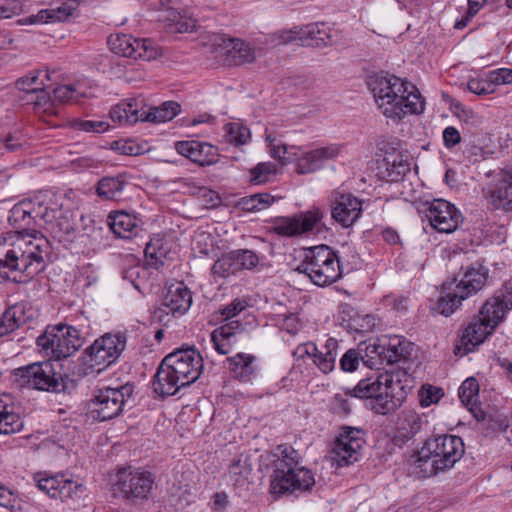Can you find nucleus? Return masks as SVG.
<instances>
[{
  "instance_id": "11",
  "label": "nucleus",
  "mask_w": 512,
  "mask_h": 512,
  "mask_svg": "<svg viewBox=\"0 0 512 512\" xmlns=\"http://www.w3.org/2000/svg\"><path fill=\"white\" fill-rule=\"evenodd\" d=\"M81 329L68 324H58L37 338V345L47 356L60 360L78 351L84 344Z\"/></svg>"
},
{
  "instance_id": "39",
  "label": "nucleus",
  "mask_w": 512,
  "mask_h": 512,
  "mask_svg": "<svg viewBox=\"0 0 512 512\" xmlns=\"http://www.w3.org/2000/svg\"><path fill=\"white\" fill-rule=\"evenodd\" d=\"M180 112V105L174 101L164 102L161 106L144 110L143 121L162 123L172 120Z\"/></svg>"
},
{
  "instance_id": "18",
  "label": "nucleus",
  "mask_w": 512,
  "mask_h": 512,
  "mask_svg": "<svg viewBox=\"0 0 512 512\" xmlns=\"http://www.w3.org/2000/svg\"><path fill=\"white\" fill-rule=\"evenodd\" d=\"M294 355L299 359L308 357L322 373L328 374L336 366L338 342L334 338H328L325 344L320 347L313 342L300 344L295 349Z\"/></svg>"
},
{
  "instance_id": "14",
  "label": "nucleus",
  "mask_w": 512,
  "mask_h": 512,
  "mask_svg": "<svg viewBox=\"0 0 512 512\" xmlns=\"http://www.w3.org/2000/svg\"><path fill=\"white\" fill-rule=\"evenodd\" d=\"M34 481L40 491L61 501L78 500L86 491L81 482L67 478L64 474L37 473L34 475Z\"/></svg>"
},
{
  "instance_id": "49",
  "label": "nucleus",
  "mask_w": 512,
  "mask_h": 512,
  "mask_svg": "<svg viewBox=\"0 0 512 512\" xmlns=\"http://www.w3.org/2000/svg\"><path fill=\"white\" fill-rule=\"evenodd\" d=\"M299 34H301V40L310 39L314 40L317 45L327 44L328 34L320 28L318 23H311L305 26H299Z\"/></svg>"
},
{
  "instance_id": "43",
  "label": "nucleus",
  "mask_w": 512,
  "mask_h": 512,
  "mask_svg": "<svg viewBox=\"0 0 512 512\" xmlns=\"http://www.w3.org/2000/svg\"><path fill=\"white\" fill-rule=\"evenodd\" d=\"M225 139L235 146L244 145L251 140L249 128L239 122H231L224 126Z\"/></svg>"
},
{
  "instance_id": "42",
  "label": "nucleus",
  "mask_w": 512,
  "mask_h": 512,
  "mask_svg": "<svg viewBox=\"0 0 512 512\" xmlns=\"http://www.w3.org/2000/svg\"><path fill=\"white\" fill-rule=\"evenodd\" d=\"M465 125L467 128V132L465 133V138H469V143L472 145L474 149V155H478L482 153V138L484 137L481 133H479L478 128L482 125V118L475 116L472 112H470V116L467 115L465 119Z\"/></svg>"
},
{
  "instance_id": "2",
  "label": "nucleus",
  "mask_w": 512,
  "mask_h": 512,
  "mask_svg": "<svg viewBox=\"0 0 512 512\" xmlns=\"http://www.w3.org/2000/svg\"><path fill=\"white\" fill-rule=\"evenodd\" d=\"M261 465L271 466L269 495L273 500L284 495L308 492L315 485L314 474L301 465L297 450L287 444L278 445L260 457Z\"/></svg>"
},
{
  "instance_id": "38",
  "label": "nucleus",
  "mask_w": 512,
  "mask_h": 512,
  "mask_svg": "<svg viewBox=\"0 0 512 512\" xmlns=\"http://www.w3.org/2000/svg\"><path fill=\"white\" fill-rule=\"evenodd\" d=\"M479 385L475 378H467L459 387L458 396L463 406L472 414L478 416L480 409L476 405Z\"/></svg>"
},
{
  "instance_id": "46",
  "label": "nucleus",
  "mask_w": 512,
  "mask_h": 512,
  "mask_svg": "<svg viewBox=\"0 0 512 512\" xmlns=\"http://www.w3.org/2000/svg\"><path fill=\"white\" fill-rule=\"evenodd\" d=\"M27 100L32 103L35 109L40 112L53 114L54 110V101L51 99L50 94L46 91L45 86L40 87L35 92L28 95Z\"/></svg>"
},
{
  "instance_id": "27",
  "label": "nucleus",
  "mask_w": 512,
  "mask_h": 512,
  "mask_svg": "<svg viewBox=\"0 0 512 512\" xmlns=\"http://www.w3.org/2000/svg\"><path fill=\"white\" fill-rule=\"evenodd\" d=\"M421 427V418H390L385 433L395 445L401 446L414 437Z\"/></svg>"
},
{
  "instance_id": "3",
  "label": "nucleus",
  "mask_w": 512,
  "mask_h": 512,
  "mask_svg": "<svg viewBox=\"0 0 512 512\" xmlns=\"http://www.w3.org/2000/svg\"><path fill=\"white\" fill-rule=\"evenodd\" d=\"M369 86L378 108L387 118L401 120L408 114H420L424 110L418 89L395 75H376Z\"/></svg>"
},
{
  "instance_id": "48",
  "label": "nucleus",
  "mask_w": 512,
  "mask_h": 512,
  "mask_svg": "<svg viewBox=\"0 0 512 512\" xmlns=\"http://www.w3.org/2000/svg\"><path fill=\"white\" fill-rule=\"evenodd\" d=\"M360 362H364L362 349H349L340 358V369L344 372H354L359 367Z\"/></svg>"
},
{
  "instance_id": "59",
  "label": "nucleus",
  "mask_w": 512,
  "mask_h": 512,
  "mask_svg": "<svg viewBox=\"0 0 512 512\" xmlns=\"http://www.w3.org/2000/svg\"><path fill=\"white\" fill-rule=\"evenodd\" d=\"M272 38L275 45L287 44L296 39L301 40V34H299V26H295L289 30H281L278 33H275Z\"/></svg>"
},
{
  "instance_id": "16",
  "label": "nucleus",
  "mask_w": 512,
  "mask_h": 512,
  "mask_svg": "<svg viewBox=\"0 0 512 512\" xmlns=\"http://www.w3.org/2000/svg\"><path fill=\"white\" fill-rule=\"evenodd\" d=\"M364 435L360 428L343 427L331 450L333 461L340 467L358 461L365 443Z\"/></svg>"
},
{
  "instance_id": "40",
  "label": "nucleus",
  "mask_w": 512,
  "mask_h": 512,
  "mask_svg": "<svg viewBox=\"0 0 512 512\" xmlns=\"http://www.w3.org/2000/svg\"><path fill=\"white\" fill-rule=\"evenodd\" d=\"M384 353L382 356L383 364L392 365L399 362L402 358L406 357V348L403 346V341L400 337H393L383 339Z\"/></svg>"
},
{
  "instance_id": "13",
  "label": "nucleus",
  "mask_w": 512,
  "mask_h": 512,
  "mask_svg": "<svg viewBox=\"0 0 512 512\" xmlns=\"http://www.w3.org/2000/svg\"><path fill=\"white\" fill-rule=\"evenodd\" d=\"M126 348L123 334L106 333L85 350V363L97 371L115 363Z\"/></svg>"
},
{
  "instance_id": "30",
  "label": "nucleus",
  "mask_w": 512,
  "mask_h": 512,
  "mask_svg": "<svg viewBox=\"0 0 512 512\" xmlns=\"http://www.w3.org/2000/svg\"><path fill=\"white\" fill-rule=\"evenodd\" d=\"M215 43L221 48L222 53L227 56L230 65H241L252 59L251 48L240 39L217 36Z\"/></svg>"
},
{
  "instance_id": "53",
  "label": "nucleus",
  "mask_w": 512,
  "mask_h": 512,
  "mask_svg": "<svg viewBox=\"0 0 512 512\" xmlns=\"http://www.w3.org/2000/svg\"><path fill=\"white\" fill-rule=\"evenodd\" d=\"M444 395L442 389L433 386L422 388L419 392V402L422 407H428L433 403H437Z\"/></svg>"
},
{
  "instance_id": "10",
  "label": "nucleus",
  "mask_w": 512,
  "mask_h": 512,
  "mask_svg": "<svg viewBox=\"0 0 512 512\" xmlns=\"http://www.w3.org/2000/svg\"><path fill=\"white\" fill-rule=\"evenodd\" d=\"M296 271L321 287L335 283L342 277L339 257L327 245L309 248Z\"/></svg>"
},
{
  "instance_id": "21",
  "label": "nucleus",
  "mask_w": 512,
  "mask_h": 512,
  "mask_svg": "<svg viewBox=\"0 0 512 512\" xmlns=\"http://www.w3.org/2000/svg\"><path fill=\"white\" fill-rule=\"evenodd\" d=\"M495 332L486 322L477 315L459 334V340L455 344L454 354L463 357L473 352L476 347Z\"/></svg>"
},
{
  "instance_id": "7",
  "label": "nucleus",
  "mask_w": 512,
  "mask_h": 512,
  "mask_svg": "<svg viewBox=\"0 0 512 512\" xmlns=\"http://www.w3.org/2000/svg\"><path fill=\"white\" fill-rule=\"evenodd\" d=\"M264 142L269 155L285 164L286 155L289 161L295 162V172L299 175L314 173L319 170L326 161L336 159L343 151L344 145L330 143L310 151H302L300 147H287L280 135L269 128L265 129Z\"/></svg>"
},
{
  "instance_id": "9",
  "label": "nucleus",
  "mask_w": 512,
  "mask_h": 512,
  "mask_svg": "<svg viewBox=\"0 0 512 512\" xmlns=\"http://www.w3.org/2000/svg\"><path fill=\"white\" fill-rule=\"evenodd\" d=\"M489 270L482 264H472L464 272L461 280H454L443 285V295L436 303L435 310L444 316H450L461 302L480 291L487 282Z\"/></svg>"
},
{
  "instance_id": "6",
  "label": "nucleus",
  "mask_w": 512,
  "mask_h": 512,
  "mask_svg": "<svg viewBox=\"0 0 512 512\" xmlns=\"http://www.w3.org/2000/svg\"><path fill=\"white\" fill-rule=\"evenodd\" d=\"M401 373H384L376 378L361 379L349 390L351 399H364L365 405L375 414L387 415L393 413L406 397L405 386Z\"/></svg>"
},
{
  "instance_id": "56",
  "label": "nucleus",
  "mask_w": 512,
  "mask_h": 512,
  "mask_svg": "<svg viewBox=\"0 0 512 512\" xmlns=\"http://www.w3.org/2000/svg\"><path fill=\"white\" fill-rule=\"evenodd\" d=\"M199 199L207 209H214L221 205L222 199L218 192L210 189H202L199 192Z\"/></svg>"
},
{
  "instance_id": "50",
  "label": "nucleus",
  "mask_w": 512,
  "mask_h": 512,
  "mask_svg": "<svg viewBox=\"0 0 512 512\" xmlns=\"http://www.w3.org/2000/svg\"><path fill=\"white\" fill-rule=\"evenodd\" d=\"M354 400L351 399L350 391L344 395L336 394L330 402V411L334 414H349Z\"/></svg>"
},
{
  "instance_id": "45",
  "label": "nucleus",
  "mask_w": 512,
  "mask_h": 512,
  "mask_svg": "<svg viewBox=\"0 0 512 512\" xmlns=\"http://www.w3.org/2000/svg\"><path fill=\"white\" fill-rule=\"evenodd\" d=\"M276 305V313L274 314L275 318L273 319L275 325H281L282 329L286 330L289 334H296L299 330V320L293 315H287L285 307L280 302H275Z\"/></svg>"
},
{
  "instance_id": "34",
  "label": "nucleus",
  "mask_w": 512,
  "mask_h": 512,
  "mask_svg": "<svg viewBox=\"0 0 512 512\" xmlns=\"http://www.w3.org/2000/svg\"><path fill=\"white\" fill-rule=\"evenodd\" d=\"M127 184L126 174L105 176L98 181L96 192L104 200H119L122 198Z\"/></svg>"
},
{
  "instance_id": "52",
  "label": "nucleus",
  "mask_w": 512,
  "mask_h": 512,
  "mask_svg": "<svg viewBox=\"0 0 512 512\" xmlns=\"http://www.w3.org/2000/svg\"><path fill=\"white\" fill-rule=\"evenodd\" d=\"M477 428L485 431V434L506 430L508 424H504L501 418H476Z\"/></svg>"
},
{
  "instance_id": "5",
  "label": "nucleus",
  "mask_w": 512,
  "mask_h": 512,
  "mask_svg": "<svg viewBox=\"0 0 512 512\" xmlns=\"http://www.w3.org/2000/svg\"><path fill=\"white\" fill-rule=\"evenodd\" d=\"M204 368L203 358L194 347L176 350L161 362L153 382L158 395H175L181 387L194 383Z\"/></svg>"
},
{
  "instance_id": "15",
  "label": "nucleus",
  "mask_w": 512,
  "mask_h": 512,
  "mask_svg": "<svg viewBox=\"0 0 512 512\" xmlns=\"http://www.w3.org/2000/svg\"><path fill=\"white\" fill-rule=\"evenodd\" d=\"M112 52L135 60L151 61L160 55L158 46L151 39H136L127 34H114L108 38Z\"/></svg>"
},
{
  "instance_id": "32",
  "label": "nucleus",
  "mask_w": 512,
  "mask_h": 512,
  "mask_svg": "<svg viewBox=\"0 0 512 512\" xmlns=\"http://www.w3.org/2000/svg\"><path fill=\"white\" fill-rule=\"evenodd\" d=\"M382 178L388 182H398L410 171V162L401 153H387L382 161Z\"/></svg>"
},
{
  "instance_id": "19",
  "label": "nucleus",
  "mask_w": 512,
  "mask_h": 512,
  "mask_svg": "<svg viewBox=\"0 0 512 512\" xmlns=\"http://www.w3.org/2000/svg\"><path fill=\"white\" fill-rule=\"evenodd\" d=\"M430 225L440 233L454 232L462 221V215L450 202L434 199L425 210Z\"/></svg>"
},
{
  "instance_id": "36",
  "label": "nucleus",
  "mask_w": 512,
  "mask_h": 512,
  "mask_svg": "<svg viewBox=\"0 0 512 512\" xmlns=\"http://www.w3.org/2000/svg\"><path fill=\"white\" fill-rule=\"evenodd\" d=\"M243 254H234L233 252L222 255L212 266V275L220 278H226L243 269L244 262L239 256Z\"/></svg>"
},
{
  "instance_id": "29",
  "label": "nucleus",
  "mask_w": 512,
  "mask_h": 512,
  "mask_svg": "<svg viewBox=\"0 0 512 512\" xmlns=\"http://www.w3.org/2000/svg\"><path fill=\"white\" fill-rule=\"evenodd\" d=\"M144 107L142 98L127 99L111 108L110 118L120 125L135 124L143 121Z\"/></svg>"
},
{
  "instance_id": "31",
  "label": "nucleus",
  "mask_w": 512,
  "mask_h": 512,
  "mask_svg": "<svg viewBox=\"0 0 512 512\" xmlns=\"http://www.w3.org/2000/svg\"><path fill=\"white\" fill-rule=\"evenodd\" d=\"M109 227L118 238H131L139 230V219L127 211L111 212L108 216Z\"/></svg>"
},
{
  "instance_id": "20",
  "label": "nucleus",
  "mask_w": 512,
  "mask_h": 512,
  "mask_svg": "<svg viewBox=\"0 0 512 512\" xmlns=\"http://www.w3.org/2000/svg\"><path fill=\"white\" fill-rule=\"evenodd\" d=\"M324 213L318 207L294 215L282 217L274 222L273 230L281 236L295 237L312 231L323 218Z\"/></svg>"
},
{
  "instance_id": "61",
  "label": "nucleus",
  "mask_w": 512,
  "mask_h": 512,
  "mask_svg": "<svg viewBox=\"0 0 512 512\" xmlns=\"http://www.w3.org/2000/svg\"><path fill=\"white\" fill-rule=\"evenodd\" d=\"M467 86L470 92L477 95H486L493 91L492 83L490 81L488 82L479 79H471Z\"/></svg>"
},
{
  "instance_id": "35",
  "label": "nucleus",
  "mask_w": 512,
  "mask_h": 512,
  "mask_svg": "<svg viewBox=\"0 0 512 512\" xmlns=\"http://www.w3.org/2000/svg\"><path fill=\"white\" fill-rule=\"evenodd\" d=\"M254 356L245 353H237L233 357H229L227 361L230 363V370L234 378L247 382L252 379L254 374Z\"/></svg>"
},
{
  "instance_id": "51",
  "label": "nucleus",
  "mask_w": 512,
  "mask_h": 512,
  "mask_svg": "<svg viewBox=\"0 0 512 512\" xmlns=\"http://www.w3.org/2000/svg\"><path fill=\"white\" fill-rule=\"evenodd\" d=\"M73 127L88 133H103L108 130L109 124L102 120H75Z\"/></svg>"
},
{
  "instance_id": "33",
  "label": "nucleus",
  "mask_w": 512,
  "mask_h": 512,
  "mask_svg": "<svg viewBox=\"0 0 512 512\" xmlns=\"http://www.w3.org/2000/svg\"><path fill=\"white\" fill-rule=\"evenodd\" d=\"M238 322H230L216 328L211 333V342L214 349L221 355L229 354L237 342L236 330L239 329Z\"/></svg>"
},
{
  "instance_id": "55",
  "label": "nucleus",
  "mask_w": 512,
  "mask_h": 512,
  "mask_svg": "<svg viewBox=\"0 0 512 512\" xmlns=\"http://www.w3.org/2000/svg\"><path fill=\"white\" fill-rule=\"evenodd\" d=\"M22 10V4L19 0H2L0 3V20L17 16Z\"/></svg>"
},
{
  "instance_id": "63",
  "label": "nucleus",
  "mask_w": 512,
  "mask_h": 512,
  "mask_svg": "<svg viewBox=\"0 0 512 512\" xmlns=\"http://www.w3.org/2000/svg\"><path fill=\"white\" fill-rule=\"evenodd\" d=\"M76 7H77V4H75L73 2L62 3L57 8L51 9V11L53 12V16L56 21H65L72 15V13L76 9Z\"/></svg>"
},
{
  "instance_id": "57",
  "label": "nucleus",
  "mask_w": 512,
  "mask_h": 512,
  "mask_svg": "<svg viewBox=\"0 0 512 512\" xmlns=\"http://www.w3.org/2000/svg\"><path fill=\"white\" fill-rule=\"evenodd\" d=\"M22 418H0V434L10 435L22 431Z\"/></svg>"
},
{
  "instance_id": "47",
  "label": "nucleus",
  "mask_w": 512,
  "mask_h": 512,
  "mask_svg": "<svg viewBox=\"0 0 512 512\" xmlns=\"http://www.w3.org/2000/svg\"><path fill=\"white\" fill-rule=\"evenodd\" d=\"M0 506L13 512L23 511V501L18 494L4 485H0Z\"/></svg>"
},
{
  "instance_id": "64",
  "label": "nucleus",
  "mask_w": 512,
  "mask_h": 512,
  "mask_svg": "<svg viewBox=\"0 0 512 512\" xmlns=\"http://www.w3.org/2000/svg\"><path fill=\"white\" fill-rule=\"evenodd\" d=\"M15 414L14 401L11 394L0 392V416H13Z\"/></svg>"
},
{
  "instance_id": "44",
  "label": "nucleus",
  "mask_w": 512,
  "mask_h": 512,
  "mask_svg": "<svg viewBox=\"0 0 512 512\" xmlns=\"http://www.w3.org/2000/svg\"><path fill=\"white\" fill-rule=\"evenodd\" d=\"M54 100L59 103H79L86 94L76 84L59 85L53 90Z\"/></svg>"
},
{
  "instance_id": "54",
  "label": "nucleus",
  "mask_w": 512,
  "mask_h": 512,
  "mask_svg": "<svg viewBox=\"0 0 512 512\" xmlns=\"http://www.w3.org/2000/svg\"><path fill=\"white\" fill-rule=\"evenodd\" d=\"M278 173V166L272 162L258 163V185L271 182Z\"/></svg>"
},
{
  "instance_id": "8",
  "label": "nucleus",
  "mask_w": 512,
  "mask_h": 512,
  "mask_svg": "<svg viewBox=\"0 0 512 512\" xmlns=\"http://www.w3.org/2000/svg\"><path fill=\"white\" fill-rule=\"evenodd\" d=\"M114 498L129 503L147 500L155 485L154 475L143 468L118 467L109 479Z\"/></svg>"
},
{
  "instance_id": "1",
  "label": "nucleus",
  "mask_w": 512,
  "mask_h": 512,
  "mask_svg": "<svg viewBox=\"0 0 512 512\" xmlns=\"http://www.w3.org/2000/svg\"><path fill=\"white\" fill-rule=\"evenodd\" d=\"M30 203L15 205L9 215V222L22 231H9L0 234V283L13 281L26 282L43 268L45 256L50 252L49 241L41 236L24 234L33 219L41 218L46 223H53L55 210L29 208Z\"/></svg>"
},
{
  "instance_id": "23",
  "label": "nucleus",
  "mask_w": 512,
  "mask_h": 512,
  "mask_svg": "<svg viewBox=\"0 0 512 512\" xmlns=\"http://www.w3.org/2000/svg\"><path fill=\"white\" fill-rule=\"evenodd\" d=\"M175 150L200 166H210L218 161V148L208 142L197 140L178 141Z\"/></svg>"
},
{
  "instance_id": "25",
  "label": "nucleus",
  "mask_w": 512,
  "mask_h": 512,
  "mask_svg": "<svg viewBox=\"0 0 512 512\" xmlns=\"http://www.w3.org/2000/svg\"><path fill=\"white\" fill-rule=\"evenodd\" d=\"M192 304V294L182 282H177L168 286L163 297L160 313L166 315H183L188 311Z\"/></svg>"
},
{
  "instance_id": "62",
  "label": "nucleus",
  "mask_w": 512,
  "mask_h": 512,
  "mask_svg": "<svg viewBox=\"0 0 512 512\" xmlns=\"http://www.w3.org/2000/svg\"><path fill=\"white\" fill-rule=\"evenodd\" d=\"M461 142L460 132L453 126H448L443 131V143L448 149L453 148Z\"/></svg>"
},
{
  "instance_id": "22",
  "label": "nucleus",
  "mask_w": 512,
  "mask_h": 512,
  "mask_svg": "<svg viewBox=\"0 0 512 512\" xmlns=\"http://www.w3.org/2000/svg\"><path fill=\"white\" fill-rule=\"evenodd\" d=\"M488 204L494 209L512 210V174L501 171L484 190Z\"/></svg>"
},
{
  "instance_id": "41",
  "label": "nucleus",
  "mask_w": 512,
  "mask_h": 512,
  "mask_svg": "<svg viewBox=\"0 0 512 512\" xmlns=\"http://www.w3.org/2000/svg\"><path fill=\"white\" fill-rule=\"evenodd\" d=\"M45 80H50L48 71L36 70L17 80L16 86L19 90L25 91L29 95L40 89V87H44Z\"/></svg>"
},
{
  "instance_id": "24",
  "label": "nucleus",
  "mask_w": 512,
  "mask_h": 512,
  "mask_svg": "<svg viewBox=\"0 0 512 512\" xmlns=\"http://www.w3.org/2000/svg\"><path fill=\"white\" fill-rule=\"evenodd\" d=\"M362 214V201L354 195L339 194L332 204L331 216L343 228L353 226Z\"/></svg>"
},
{
  "instance_id": "26",
  "label": "nucleus",
  "mask_w": 512,
  "mask_h": 512,
  "mask_svg": "<svg viewBox=\"0 0 512 512\" xmlns=\"http://www.w3.org/2000/svg\"><path fill=\"white\" fill-rule=\"evenodd\" d=\"M512 309V301L504 296L488 298L478 311V315L489 327L496 330L506 319Z\"/></svg>"
},
{
  "instance_id": "58",
  "label": "nucleus",
  "mask_w": 512,
  "mask_h": 512,
  "mask_svg": "<svg viewBox=\"0 0 512 512\" xmlns=\"http://www.w3.org/2000/svg\"><path fill=\"white\" fill-rule=\"evenodd\" d=\"M486 3L487 0H468L466 16L461 21H457L455 27L459 29L464 28Z\"/></svg>"
},
{
  "instance_id": "17",
  "label": "nucleus",
  "mask_w": 512,
  "mask_h": 512,
  "mask_svg": "<svg viewBox=\"0 0 512 512\" xmlns=\"http://www.w3.org/2000/svg\"><path fill=\"white\" fill-rule=\"evenodd\" d=\"M131 395L132 387L130 385L119 388L107 387L98 391L90 401L89 408L98 416H119Z\"/></svg>"
},
{
  "instance_id": "37",
  "label": "nucleus",
  "mask_w": 512,
  "mask_h": 512,
  "mask_svg": "<svg viewBox=\"0 0 512 512\" xmlns=\"http://www.w3.org/2000/svg\"><path fill=\"white\" fill-rule=\"evenodd\" d=\"M25 322L26 316L22 305L9 307L0 317V337L10 334Z\"/></svg>"
},
{
  "instance_id": "12",
  "label": "nucleus",
  "mask_w": 512,
  "mask_h": 512,
  "mask_svg": "<svg viewBox=\"0 0 512 512\" xmlns=\"http://www.w3.org/2000/svg\"><path fill=\"white\" fill-rule=\"evenodd\" d=\"M11 381L17 388L57 391L59 381L50 361L36 362L19 367L12 372Z\"/></svg>"
},
{
  "instance_id": "28",
  "label": "nucleus",
  "mask_w": 512,
  "mask_h": 512,
  "mask_svg": "<svg viewBox=\"0 0 512 512\" xmlns=\"http://www.w3.org/2000/svg\"><path fill=\"white\" fill-rule=\"evenodd\" d=\"M171 243L161 235H154L144 250L145 266L159 270L171 260Z\"/></svg>"
},
{
  "instance_id": "4",
  "label": "nucleus",
  "mask_w": 512,
  "mask_h": 512,
  "mask_svg": "<svg viewBox=\"0 0 512 512\" xmlns=\"http://www.w3.org/2000/svg\"><path fill=\"white\" fill-rule=\"evenodd\" d=\"M464 452V443L460 437L449 434L433 435L410 457V472L417 478L434 477L453 468Z\"/></svg>"
},
{
  "instance_id": "60",
  "label": "nucleus",
  "mask_w": 512,
  "mask_h": 512,
  "mask_svg": "<svg viewBox=\"0 0 512 512\" xmlns=\"http://www.w3.org/2000/svg\"><path fill=\"white\" fill-rule=\"evenodd\" d=\"M490 82L492 84L502 85L512 83V69L501 68L490 72Z\"/></svg>"
}]
</instances>
